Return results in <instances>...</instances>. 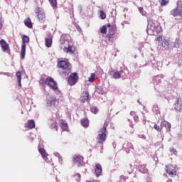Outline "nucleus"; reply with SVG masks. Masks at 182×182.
Returning a JSON list of instances; mask_svg holds the SVG:
<instances>
[{"instance_id": "nucleus-1", "label": "nucleus", "mask_w": 182, "mask_h": 182, "mask_svg": "<svg viewBox=\"0 0 182 182\" xmlns=\"http://www.w3.org/2000/svg\"><path fill=\"white\" fill-rule=\"evenodd\" d=\"M60 43L65 53L73 55L75 53V44L69 34H63L60 38Z\"/></svg>"}, {"instance_id": "nucleus-2", "label": "nucleus", "mask_w": 182, "mask_h": 182, "mask_svg": "<svg viewBox=\"0 0 182 182\" xmlns=\"http://www.w3.org/2000/svg\"><path fill=\"white\" fill-rule=\"evenodd\" d=\"M39 84L41 85V86L47 85V86H49L50 89H52L53 90H58V83H56L55 80L51 77L42 75L39 80Z\"/></svg>"}, {"instance_id": "nucleus-3", "label": "nucleus", "mask_w": 182, "mask_h": 182, "mask_svg": "<svg viewBox=\"0 0 182 182\" xmlns=\"http://www.w3.org/2000/svg\"><path fill=\"white\" fill-rule=\"evenodd\" d=\"M58 68L63 70V73L69 75L72 72V64L69 62V60H59L58 61Z\"/></svg>"}, {"instance_id": "nucleus-4", "label": "nucleus", "mask_w": 182, "mask_h": 182, "mask_svg": "<svg viewBox=\"0 0 182 182\" xmlns=\"http://www.w3.org/2000/svg\"><path fill=\"white\" fill-rule=\"evenodd\" d=\"M108 126L109 124H107V122H105L103 127L100 129L98 136L97 137V141L99 144H103V143L106 141Z\"/></svg>"}, {"instance_id": "nucleus-5", "label": "nucleus", "mask_w": 182, "mask_h": 182, "mask_svg": "<svg viewBox=\"0 0 182 182\" xmlns=\"http://www.w3.org/2000/svg\"><path fill=\"white\" fill-rule=\"evenodd\" d=\"M26 43H29V37L26 35H23L21 51V59H25V55L26 53Z\"/></svg>"}, {"instance_id": "nucleus-6", "label": "nucleus", "mask_w": 182, "mask_h": 182, "mask_svg": "<svg viewBox=\"0 0 182 182\" xmlns=\"http://www.w3.org/2000/svg\"><path fill=\"white\" fill-rule=\"evenodd\" d=\"M79 80V75L77 73H72L68 77V83L70 86H74V85L77 83Z\"/></svg>"}, {"instance_id": "nucleus-7", "label": "nucleus", "mask_w": 182, "mask_h": 182, "mask_svg": "<svg viewBox=\"0 0 182 182\" xmlns=\"http://www.w3.org/2000/svg\"><path fill=\"white\" fill-rule=\"evenodd\" d=\"M35 13L40 22H45L46 21V16L45 15V11H42V8L37 7L35 10Z\"/></svg>"}, {"instance_id": "nucleus-8", "label": "nucleus", "mask_w": 182, "mask_h": 182, "mask_svg": "<svg viewBox=\"0 0 182 182\" xmlns=\"http://www.w3.org/2000/svg\"><path fill=\"white\" fill-rule=\"evenodd\" d=\"M148 32H151L152 35H154V33H159L160 32V29H161V27L159 25L156 26V23H150L148 25Z\"/></svg>"}, {"instance_id": "nucleus-9", "label": "nucleus", "mask_w": 182, "mask_h": 182, "mask_svg": "<svg viewBox=\"0 0 182 182\" xmlns=\"http://www.w3.org/2000/svg\"><path fill=\"white\" fill-rule=\"evenodd\" d=\"M165 171L171 177H176L177 176V168L173 165H167Z\"/></svg>"}, {"instance_id": "nucleus-10", "label": "nucleus", "mask_w": 182, "mask_h": 182, "mask_svg": "<svg viewBox=\"0 0 182 182\" xmlns=\"http://www.w3.org/2000/svg\"><path fill=\"white\" fill-rule=\"evenodd\" d=\"M108 75L110 76L111 79H120V77H122L120 71L114 68H110Z\"/></svg>"}, {"instance_id": "nucleus-11", "label": "nucleus", "mask_w": 182, "mask_h": 182, "mask_svg": "<svg viewBox=\"0 0 182 182\" xmlns=\"http://www.w3.org/2000/svg\"><path fill=\"white\" fill-rule=\"evenodd\" d=\"M171 15L172 16H180L182 19V6H176L175 9L171 11Z\"/></svg>"}, {"instance_id": "nucleus-12", "label": "nucleus", "mask_w": 182, "mask_h": 182, "mask_svg": "<svg viewBox=\"0 0 182 182\" xmlns=\"http://www.w3.org/2000/svg\"><path fill=\"white\" fill-rule=\"evenodd\" d=\"M0 46L3 52H7V53L11 54V48H9V44H8L5 40H0Z\"/></svg>"}, {"instance_id": "nucleus-13", "label": "nucleus", "mask_w": 182, "mask_h": 182, "mask_svg": "<svg viewBox=\"0 0 182 182\" xmlns=\"http://www.w3.org/2000/svg\"><path fill=\"white\" fill-rule=\"evenodd\" d=\"M80 99L82 103H86L87 102H90V97L89 96V92L88 91H84L80 95Z\"/></svg>"}, {"instance_id": "nucleus-14", "label": "nucleus", "mask_w": 182, "mask_h": 182, "mask_svg": "<svg viewBox=\"0 0 182 182\" xmlns=\"http://www.w3.org/2000/svg\"><path fill=\"white\" fill-rule=\"evenodd\" d=\"M47 105H48V106H56V105H59V102L58 101V100L56 99V97H49L47 99Z\"/></svg>"}, {"instance_id": "nucleus-15", "label": "nucleus", "mask_w": 182, "mask_h": 182, "mask_svg": "<svg viewBox=\"0 0 182 182\" xmlns=\"http://www.w3.org/2000/svg\"><path fill=\"white\" fill-rule=\"evenodd\" d=\"M102 173H103L102 165L100 164H96L95 168V174L96 177H100V176H102Z\"/></svg>"}, {"instance_id": "nucleus-16", "label": "nucleus", "mask_w": 182, "mask_h": 182, "mask_svg": "<svg viewBox=\"0 0 182 182\" xmlns=\"http://www.w3.org/2000/svg\"><path fill=\"white\" fill-rule=\"evenodd\" d=\"M25 127L26 129H29L30 130H32V129H35V127H36L35 120H33V119L28 120L27 123L25 124Z\"/></svg>"}, {"instance_id": "nucleus-17", "label": "nucleus", "mask_w": 182, "mask_h": 182, "mask_svg": "<svg viewBox=\"0 0 182 182\" xmlns=\"http://www.w3.org/2000/svg\"><path fill=\"white\" fill-rule=\"evenodd\" d=\"M161 129H163V127H165V129H166V132H170L171 130V124H170L167 121H163L161 123Z\"/></svg>"}, {"instance_id": "nucleus-18", "label": "nucleus", "mask_w": 182, "mask_h": 182, "mask_svg": "<svg viewBox=\"0 0 182 182\" xmlns=\"http://www.w3.org/2000/svg\"><path fill=\"white\" fill-rule=\"evenodd\" d=\"M73 159V163H75V164H82V162L83 161V156L80 155H75Z\"/></svg>"}, {"instance_id": "nucleus-19", "label": "nucleus", "mask_w": 182, "mask_h": 182, "mask_svg": "<svg viewBox=\"0 0 182 182\" xmlns=\"http://www.w3.org/2000/svg\"><path fill=\"white\" fill-rule=\"evenodd\" d=\"M38 151L41 154L43 159H45L46 163H49V161L48 160V154H46V151H45V149L39 148Z\"/></svg>"}, {"instance_id": "nucleus-20", "label": "nucleus", "mask_w": 182, "mask_h": 182, "mask_svg": "<svg viewBox=\"0 0 182 182\" xmlns=\"http://www.w3.org/2000/svg\"><path fill=\"white\" fill-rule=\"evenodd\" d=\"M59 123L61 126L62 130L63 132H68L69 127H68V124L66 123V122L63 119H60Z\"/></svg>"}, {"instance_id": "nucleus-21", "label": "nucleus", "mask_w": 182, "mask_h": 182, "mask_svg": "<svg viewBox=\"0 0 182 182\" xmlns=\"http://www.w3.org/2000/svg\"><path fill=\"white\" fill-rule=\"evenodd\" d=\"M24 25L29 29H32L33 28V23H32V20H31V18H27L24 20Z\"/></svg>"}, {"instance_id": "nucleus-22", "label": "nucleus", "mask_w": 182, "mask_h": 182, "mask_svg": "<svg viewBox=\"0 0 182 182\" xmlns=\"http://www.w3.org/2000/svg\"><path fill=\"white\" fill-rule=\"evenodd\" d=\"M107 28H109L108 34L115 35L116 34V27L110 24H107Z\"/></svg>"}, {"instance_id": "nucleus-23", "label": "nucleus", "mask_w": 182, "mask_h": 182, "mask_svg": "<svg viewBox=\"0 0 182 182\" xmlns=\"http://www.w3.org/2000/svg\"><path fill=\"white\" fill-rule=\"evenodd\" d=\"M16 76L17 77L18 85L19 87H22V84L21 83V80H22V73L21 71H18L16 73Z\"/></svg>"}, {"instance_id": "nucleus-24", "label": "nucleus", "mask_w": 182, "mask_h": 182, "mask_svg": "<svg viewBox=\"0 0 182 182\" xmlns=\"http://www.w3.org/2000/svg\"><path fill=\"white\" fill-rule=\"evenodd\" d=\"M80 124L82 127H85V129H87V127H89V119L87 118H84L80 120Z\"/></svg>"}, {"instance_id": "nucleus-25", "label": "nucleus", "mask_w": 182, "mask_h": 182, "mask_svg": "<svg viewBox=\"0 0 182 182\" xmlns=\"http://www.w3.org/2000/svg\"><path fill=\"white\" fill-rule=\"evenodd\" d=\"M164 43L167 45L168 49H174V48H176V43L174 42L166 41Z\"/></svg>"}, {"instance_id": "nucleus-26", "label": "nucleus", "mask_w": 182, "mask_h": 182, "mask_svg": "<svg viewBox=\"0 0 182 182\" xmlns=\"http://www.w3.org/2000/svg\"><path fill=\"white\" fill-rule=\"evenodd\" d=\"M45 45L46 48H50L52 46V38H45Z\"/></svg>"}, {"instance_id": "nucleus-27", "label": "nucleus", "mask_w": 182, "mask_h": 182, "mask_svg": "<svg viewBox=\"0 0 182 182\" xmlns=\"http://www.w3.org/2000/svg\"><path fill=\"white\" fill-rule=\"evenodd\" d=\"M48 2L50 4L52 8L54 9H58V0H48Z\"/></svg>"}, {"instance_id": "nucleus-28", "label": "nucleus", "mask_w": 182, "mask_h": 182, "mask_svg": "<svg viewBox=\"0 0 182 182\" xmlns=\"http://www.w3.org/2000/svg\"><path fill=\"white\" fill-rule=\"evenodd\" d=\"M100 33H102L103 35H106L107 33V26L104 25L102 26L100 29Z\"/></svg>"}, {"instance_id": "nucleus-29", "label": "nucleus", "mask_w": 182, "mask_h": 182, "mask_svg": "<svg viewBox=\"0 0 182 182\" xmlns=\"http://www.w3.org/2000/svg\"><path fill=\"white\" fill-rule=\"evenodd\" d=\"M179 102H180V99H177V101L175 104V109L178 110V112L181 110L182 109V105L181 104H179Z\"/></svg>"}, {"instance_id": "nucleus-30", "label": "nucleus", "mask_w": 182, "mask_h": 182, "mask_svg": "<svg viewBox=\"0 0 182 182\" xmlns=\"http://www.w3.org/2000/svg\"><path fill=\"white\" fill-rule=\"evenodd\" d=\"M138 168L141 173H146V171H147V168H146L145 165H139Z\"/></svg>"}, {"instance_id": "nucleus-31", "label": "nucleus", "mask_w": 182, "mask_h": 182, "mask_svg": "<svg viewBox=\"0 0 182 182\" xmlns=\"http://www.w3.org/2000/svg\"><path fill=\"white\" fill-rule=\"evenodd\" d=\"M50 128L52 129L53 130H55L56 132H58V123L53 122L50 125Z\"/></svg>"}, {"instance_id": "nucleus-32", "label": "nucleus", "mask_w": 182, "mask_h": 182, "mask_svg": "<svg viewBox=\"0 0 182 182\" xmlns=\"http://www.w3.org/2000/svg\"><path fill=\"white\" fill-rule=\"evenodd\" d=\"M115 34H107V38L109 42H113L114 41Z\"/></svg>"}, {"instance_id": "nucleus-33", "label": "nucleus", "mask_w": 182, "mask_h": 182, "mask_svg": "<svg viewBox=\"0 0 182 182\" xmlns=\"http://www.w3.org/2000/svg\"><path fill=\"white\" fill-rule=\"evenodd\" d=\"M161 6H166L168 4V0H159Z\"/></svg>"}, {"instance_id": "nucleus-34", "label": "nucleus", "mask_w": 182, "mask_h": 182, "mask_svg": "<svg viewBox=\"0 0 182 182\" xmlns=\"http://www.w3.org/2000/svg\"><path fill=\"white\" fill-rule=\"evenodd\" d=\"M95 77H96V74L92 73L90 77L88 78V82H95Z\"/></svg>"}, {"instance_id": "nucleus-35", "label": "nucleus", "mask_w": 182, "mask_h": 182, "mask_svg": "<svg viewBox=\"0 0 182 182\" xmlns=\"http://www.w3.org/2000/svg\"><path fill=\"white\" fill-rule=\"evenodd\" d=\"M100 18L102 19H106V13H105V11H103L102 10L100 11Z\"/></svg>"}, {"instance_id": "nucleus-36", "label": "nucleus", "mask_w": 182, "mask_h": 182, "mask_svg": "<svg viewBox=\"0 0 182 182\" xmlns=\"http://www.w3.org/2000/svg\"><path fill=\"white\" fill-rule=\"evenodd\" d=\"M91 112L92 113H94V114H97V113L99 112V109H97L96 107H92L91 108Z\"/></svg>"}, {"instance_id": "nucleus-37", "label": "nucleus", "mask_w": 182, "mask_h": 182, "mask_svg": "<svg viewBox=\"0 0 182 182\" xmlns=\"http://www.w3.org/2000/svg\"><path fill=\"white\" fill-rule=\"evenodd\" d=\"M139 11L140 12V14H141V15H143V16H145L146 15V11H144V9H143V7H139Z\"/></svg>"}, {"instance_id": "nucleus-38", "label": "nucleus", "mask_w": 182, "mask_h": 182, "mask_svg": "<svg viewBox=\"0 0 182 182\" xmlns=\"http://www.w3.org/2000/svg\"><path fill=\"white\" fill-rule=\"evenodd\" d=\"M156 41H157L158 42H159V45H161L162 46H164L163 45V43H161V42H163V37H161V36L157 37Z\"/></svg>"}, {"instance_id": "nucleus-39", "label": "nucleus", "mask_w": 182, "mask_h": 182, "mask_svg": "<svg viewBox=\"0 0 182 182\" xmlns=\"http://www.w3.org/2000/svg\"><path fill=\"white\" fill-rule=\"evenodd\" d=\"M154 129H155V130H156V132H161V130H163V128H161V127H160V126L155 124L154 126Z\"/></svg>"}, {"instance_id": "nucleus-40", "label": "nucleus", "mask_w": 182, "mask_h": 182, "mask_svg": "<svg viewBox=\"0 0 182 182\" xmlns=\"http://www.w3.org/2000/svg\"><path fill=\"white\" fill-rule=\"evenodd\" d=\"M2 28H4V24L2 23V19L0 18V31H2Z\"/></svg>"}, {"instance_id": "nucleus-41", "label": "nucleus", "mask_w": 182, "mask_h": 182, "mask_svg": "<svg viewBox=\"0 0 182 182\" xmlns=\"http://www.w3.org/2000/svg\"><path fill=\"white\" fill-rule=\"evenodd\" d=\"M134 122H136V123H137V122H139V116L135 115L134 117Z\"/></svg>"}, {"instance_id": "nucleus-42", "label": "nucleus", "mask_w": 182, "mask_h": 182, "mask_svg": "<svg viewBox=\"0 0 182 182\" xmlns=\"http://www.w3.org/2000/svg\"><path fill=\"white\" fill-rule=\"evenodd\" d=\"M76 29H77V31H78V32H81V31H82V28H80V26H76Z\"/></svg>"}, {"instance_id": "nucleus-43", "label": "nucleus", "mask_w": 182, "mask_h": 182, "mask_svg": "<svg viewBox=\"0 0 182 182\" xmlns=\"http://www.w3.org/2000/svg\"><path fill=\"white\" fill-rule=\"evenodd\" d=\"M121 180H123L124 182H126V176H124V175L120 176Z\"/></svg>"}, {"instance_id": "nucleus-44", "label": "nucleus", "mask_w": 182, "mask_h": 182, "mask_svg": "<svg viewBox=\"0 0 182 182\" xmlns=\"http://www.w3.org/2000/svg\"><path fill=\"white\" fill-rule=\"evenodd\" d=\"M56 117H60V115L59 114V112H56Z\"/></svg>"}, {"instance_id": "nucleus-45", "label": "nucleus", "mask_w": 182, "mask_h": 182, "mask_svg": "<svg viewBox=\"0 0 182 182\" xmlns=\"http://www.w3.org/2000/svg\"><path fill=\"white\" fill-rule=\"evenodd\" d=\"M156 109H159V106H158V105H154V109H156Z\"/></svg>"}, {"instance_id": "nucleus-46", "label": "nucleus", "mask_w": 182, "mask_h": 182, "mask_svg": "<svg viewBox=\"0 0 182 182\" xmlns=\"http://www.w3.org/2000/svg\"><path fill=\"white\" fill-rule=\"evenodd\" d=\"M167 182H173V181L171 179H168Z\"/></svg>"}, {"instance_id": "nucleus-47", "label": "nucleus", "mask_w": 182, "mask_h": 182, "mask_svg": "<svg viewBox=\"0 0 182 182\" xmlns=\"http://www.w3.org/2000/svg\"><path fill=\"white\" fill-rule=\"evenodd\" d=\"M77 177H80V174L77 173Z\"/></svg>"}, {"instance_id": "nucleus-48", "label": "nucleus", "mask_w": 182, "mask_h": 182, "mask_svg": "<svg viewBox=\"0 0 182 182\" xmlns=\"http://www.w3.org/2000/svg\"><path fill=\"white\" fill-rule=\"evenodd\" d=\"M134 112H131V114H134Z\"/></svg>"}, {"instance_id": "nucleus-49", "label": "nucleus", "mask_w": 182, "mask_h": 182, "mask_svg": "<svg viewBox=\"0 0 182 182\" xmlns=\"http://www.w3.org/2000/svg\"><path fill=\"white\" fill-rule=\"evenodd\" d=\"M148 182H151V181H148Z\"/></svg>"}]
</instances>
